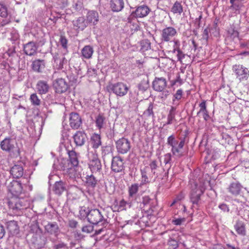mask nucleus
Segmentation results:
<instances>
[{"mask_svg": "<svg viewBox=\"0 0 249 249\" xmlns=\"http://www.w3.org/2000/svg\"><path fill=\"white\" fill-rule=\"evenodd\" d=\"M186 135L187 134L186 133L183 138H179V142L176 139L175 136L173 134L167 138V144L171 147L172 154L177 158H181L184 155L182 149L184 146Z\"/></svg>", "mask_w": 249, "mask_h": 249, "instance_id": "1", "label": "nucleus"}, {"mask_svg": "<svg viewBox=\"0 0 249 249\" xmlns=\"http://www.w3.org/2000/svg\"><path fill=\"white\" fill-rule=\"evenodd\" d=\"M0 146L3 151L10 153L14 157L20 156V149L14 139L6 138L1 142Z\"/></svg>", "mask_w": 249, "mask_h": 249, "instance_id": "2", "label": "nucleus"}, {"mask_svg": "<svg viewBox=\"0 0 249 249\" xmlns=\"http://www.w3.org/2000/svg\"><path fill=\"white\" fill-rule=\"evenodd\" d=\"M86 214L88 221L92 224L96 225L101 223L102 225H104L107 223L102 212L98 209H92L89 211L88 213H86Z\"/></svg>", "mask_w": 249, "mask_h": 249, "instance_id": "3", "label": "nucleus"}, {"mask_svg": "<svg viewBox=\"0 0 249 249\" xmlns=\"http://www.w3.org/2000/svg\"><path fill=\"white\" fill-rule=\"evenodd\" d=\"M204 193V190L202 188L198 187L196 184L195 185V188H192L190 195V200L193 203V207L197 209L201 204L200 196Z\"/></svg>", "mask_w": 249, "mask_h": 249, "instance_id": "4", "label": "nucleus"}, {"mask_svg": "<svg viewBox=\"0 0 249 249\" xmlns=\"http://www.w3.org/2000/svg\"><path fill=\"white\" fill-rule=\"evenodd\" d=\"M44 228L45 232L54 236V237H50V240L53 243H56L57 237L60 233V229L57 223L55 222H50Z\"/></svg>", "mask_w": 249, "mask_h": 249, "instance_id": "5", "label": "nucleus"}, {"mask_svg": "<svg viewBox=\"0 0 249 249\" xmlns=\"http://www.w3.org/2000/svg\"><path fill=\"white\" fill-rule=\"evenodd\" d=\"M89 166L92 173H100L102 169L101 161L96 154L91 152L89 155Z\"/></svg>", "mask_w": 249, "mask_h": 249, "instance_id": "6", "label": "nucleus"}, {"mask_svg": "<svg viewBox=\"0 0 249 249\" xmlns=\"http://www.w3.org/2000/svg\"><path fill=\"white\" fill-rule=\"evenodd\" d=\"M117 151L119 154L127 153L131 148L130 142L127 138L123 137L115 142Z\"/></svg>", "mask_w": 249, "mask_h": 249, "instance_id": "7", "label": "nucleus"}, {"mask_svg": "<svg viewBox=\"0 0 249 249\" xmlns=\"http://www.w3.org/2000/svg\"><path fill=\"white\" fill-rule=\"evenodd\" d=\"M178 34L177 30L171 26L166 27L161 31L160 39L162 42H171Z\"/></svg>", "mask_w": 249, "mask_h": 249, "instance_id": "8", "label": "nucleus"}, {"mask_svg": "<svg viewBox=\"0 0 249 249\" xmlns=\"http://www.w3.org/2000/svg\"><path fill=\"white\" fill-rule=\"evenodd\" d=\"M141 173L142 184H147L151 181H154L158 177L156 174L152 171L148 166H145L143 169H141Z\"/></svg>", "mask_w": 249, "mask_h": 249, "instance_id": "9", "label": "nucleus"}, {"mask_svg": "<svg viewBox=\"0 0 249 249\" xmlns=\"http://www.w3.org/2000/svg\"><path fill=\"white\" fill-rule=\"evenodd\" d=\"M27 202L24 199L17 197L12 198L8 202L9 208L16 212L26 209L27 207Z\"/></svg>", "mask_w": 249, "mask_h": 249, "instance_id": "10", "label": "nucleus"}, {"mask_svg": "<svg viewBox=\"0 0 249 249\" xmlns=\"http://www.w3.org/2000/svg\"><path fill=\"white\" fill-rule=\"evenodd\" d=\"M30 242L35 249H39L45 247L47 242V239L42 233L33 234L30 239Z\"/></svg>", "mask_w": 249, "mask_h": 249, "instance_id": "11", "label": "nucleus"}, {"mask_svg": "<svg viewBox=\"0 0 249 249\" xmlns=\"http://www.w3.org/2000/svg\"><path fill=\"white\" fill-rule=\"evenodd\" d=\"M7 188L9 192L17 197L21 195L23 191L21 183L14 180L7 184Z\"/></svg>", "mask_w": 249, "mask_h": 249, "instance_id": "12", "label": "nucleus"}, {"mask_svg": "<svg viewBox=\"0 0 249 249\" xmlns=\"http://www.w3.org/2000/svg\"><path fill=\"white\" fill-rule=\"evenodd\" d=\"M236 78L240 81L246 80L249 76V71L242 65H235L232 68Z\"/></svg>", "mask_w": 249, "mask_h": 249, "instance_id": "13", "label": "nucleus"}, {"mask_svg": "<svg viewBox=\"0 0 249 249\" xmlns=\"http://www.w3.org/2000/svg\"><path fill=\"white\" fill-rule=\"evenodd\" d=\"M69 124L72 129H78L82 126V119L76 112H71L69 115Z\"/></svg>", "mask_w": 249, "mask_h": 249, "instance_id": "14", "label": "nucleus"}, {"mask_svg": "<svg viewBox=\"0 0 249 249\" xmlns=\"http://www.w3.org/2000/svg\"><path fill=\"white\" fill-rule=\"evenodd\" d=\"M72 138L76 146L84 145L88 140L87 135L83 130L77 131L73 135Z\"/></svg>", "mask_w": 249, "mask_h": 249, "instance_id": "15", "label": "nucleus"}, {"mask_svg": "<svg viewBox=\"0 0 249 249\" xmlns=\"http://www.w3.org/2000/svg\"><path fill=\"white\" fill-rule=\"evenodd\" d=\"M110 89L116 95L123 96L127 93L128 88L123 83L118 82L111 85Z\"/></svg>", "mask_w": 249, "mask_h": 249, "instance_id": "16", "label": "nucleus"}, {"mask_svg": "<svg viewBox=\"0 0 249 249\" xmlns=\"http://www.w3.org/2000/svg\"><path fill=\"white\" fill-rule=\"evenodd\" d=\"M124 160L120 156L113 157L111 161V170L115 173H119L124 170Z\"/></svg>", "mask_w": 249, "mask_h": 249, "instance_id": "17", "label": "nucleus"}, {"mask_svg": "<svg viewBox=\"0 0 249 249\" xmlns=\"http://www.w3.org/2000/svg\"><path fill=\"white\" fill-rule=\"evenodd\" d=\"M142 204L143 206L142 208L147 212H153L154 209L157 205V201L156 198H150L149 196H144L142 197Z\"/></svg>", "mask_w": 249, "mask_h": 249, "instance_id": "18", "label": "nucleus"}, {"mask_svg": "<svg viewBox=\"0 0 249 249\" xmlns=\"http://www.w3.org/2000/svg\"><path fill=\"white\" fill-rule=\"evenodd\" d=\"M167 86V81L163 77H155L152 82V88L154 90L161 91Z\"/></svg>", "mask_w": 249, "mask_h": 249, "instance_id": "19", "label": "nucleus"}, {"mask_svg": "<svg viewBox=\"0 0 249 249\" xmlns=\"http://www.w3.org/2000/svg\"><path fill=\"white\" fill-rule=\"evenodd\" d=\"M53 86L55 89V92L58 93L66 92L69 88L67 83L63 78L56 79L53 83Z\"/></svg>", "mask_w": 249, "mask_h": 249, "instance_id": "20", "label": "nucleus"}, {"mask_svg": "<svg viewBox=\"0 0 249 249\" xmlns=\"http://www.w3.org/2000/svg\"><path fill=\"white\" fill-rule=\"evenodd\" d=\"M66 182L62 180L56 181L53 186V192L57 196H61L63 192L67 191Z\"/></svg>", "mask_w": 249, "mask_h": 249, "instance_id": "21", "label": "nucleus"}, {"mask_svg": "<svg viewBox=\"0 0 249 249\" xmlns=\"http://www.w3.org/2000/svg\"><path fill=\"white\" fill-rule=\"evenodd\" d=\"M36 89L38 94H45L49 92L50 86L47 81L40 80L37 82Z\"/></svg>", "mask_w": 249, "mask_h": 249, "instance_id": "22", "label": "nucleus"}, {"mask_svg": "<svg viewBox=\"0 0 249 249\" xmlns=\"http://www.w3.org/2000/svg\"><path fill=\"white\" fill-rule=\"evenodd\" d=\"M46 61L44 59H37L32 62L33 70L38 73H42L46 67Z\"/></svg>", "mask_w": 249, "mask_h": 249, "instance_id": "23", "label": "nucleus"}, {"mask_svg": "<svg viewBox=\"0 0 249 249\" xmlns=\"http://www.w3.org/2000/svg\"><path fill=\"white\" fill-rule=\"evenodd\" d=\"M150 11V9L147 6L141 5L138 6L131 15L136 18H143L146 17Z\"/></svg>", "mask_w": 249, "mask_h": 249, "instance_id": "24", "label": "nucleus"}, {"mask_svg": "<svg viewBox=\"0 0 249 249\" xmlns=\"http://www.w3.org/2000/svg\"><path fill=\"white\" fill-rule=\"evenodd\" d=\"M53 59L54 60L53 66L58 70L62 69L64 65L67 63V60L63 54L55 53Z\"/></svg>", "mask_w": 249, "mask_h": 249, "instance_id": "25", "label": "nucleus"}, {"mask_svg": "<svg viewBox=\"0 0 249 249\" xmlns=\"http://www.w3.org/2000/svg\"><path fill=\"white\" fill-rule=\"evenodd\" d=\"M242 188V185L238 181H234L230 184L227 190L232 196H237L240 194Z\"/></svg>", "mask_w": 249, "mask_h": 249, "instance_id": "26", "label": "nucleus"}, {"mask_svg": "<svg viewBox=\"0 0 249 249\" xmlns=\"http://www.w3.org/2000/svg\"><path fill=\"white\" fill-rule=\"evenodd\" d=\"M99 21V14L95 11H89L86 16V22L93 25H95Z\"/></svg>", "mask_w": 249, "mask_h": 249, "instance_id": "27", "label": "nucleus"}, {"mask_svg": "<svg viewBox=\"0 0 249 249\" xmlns=\"http://www.w3.org/2000/svg\"><path fill=\"white\" fill-rule=\"evenodd\" d=\"M37 47L33 41H30L24 45L23 51L24 53L28 55L32 56L36 53Z\"/></svg>", "mask_w": 249, "mask_h": 249, "instance_id": "28", "label": "nucleus"}, {"mask_svg": "<svg viewBox=\"0 0 249 249\" xmlns=\"http://www.w3.org/2000/svg\"><path fill=\"white\" fill-rule=\"evenodd\" d=\"M10 173L14 178H18L23 175V168L22 165L16 164L11 168Z\"/></svg>", "mask_w": 249, "mask_h": 249, "instance_id": "29", "label": "nucleus"}, {"mask_svg": "<svg viewBox=\"0 0 249 249\" xmlns=\"http://www.w3.org/2000/svg\"><path fill=\"white\" fill-rule=\"evenodd\" d=\"M69 155V160L73 167H77L79 164L78 156L79 154L75 151L68 150Z\"/></svg>", "mask_w": 249, "mask_h": 249, "instance_id": "30", "label": "nucleus"}, {"mask_svg": "<svg viewBox=\"0 0 249 249\" xmlns=\"http://www.w3.org/2000/svg\"><path fill=\"white\" fill-rule=\"evenodd\" d=\"M110 5L112 11L118 12L124 8V0H111Z\"/></svg>", "mask_w": 249, "mask_h": 249, "instance_id": "31", "label": "nucleus"}, {"mask_svg": "<svg viewBox=\"0 0 249 249\" xmlns=\"http://www.w3.org/2000/svg\"><path fill=\"white\" fill-rule=\"evenodd\" d=\"M7 229L12 235H16L18 233L19 227L17 221H9L6 223Z\"/></svg>", "mask_w": 249, "mask_h": 249, "instance_id": "32", "label": "nucleus"}, {"mask_svg": "<svg viewBox=\"0 0 249 249\" xmlns=\"http://www.w3.org/2000/svg\"><path fill=\"white\" fill-rule=\"evenodd\" d=\"M245 224L242 220H237L234 226L236 232L240 235L245 236L246 234Z\"/></svg>", "mask_w": 249, "mask_h": 249, "instance_id": "33", "label": "nucleus"}, {"mask_svg": "<svg viewBox=\"0 0 249 249\" xmlns=\"http://www.w3.org/2000/svg\"><path fill=\"white\" fill-rule=\"evenodd\" d=\"M206 101L203 100L200 104H199V106L200 107V109L199 111L197 113V115H199L200 113H202L203 118L205 121H207L210 118V116L209 115V112L206 107Z\"/></svg>", "mask_w": 249, "mask_h": 249, "instance_id": "34", "label": "nucleus"}, {"mask_svg": "<svg viewBox=\"0 0 249 249\" xmlns=\"http://www.w3.org/2000/svg\"><path fill=\"white\" fill-rule=\"evenodd\" d=\"M85 183L87 187L92 189L95 187L98 182V179L93 174L87 175Z\"/></svg>", "mask_w": 249, "mask_h": 249, "instance_id": "35", "label": "nucleus"}, {"mask_svg": "<svg viewBox=\"0 0 249 249\" xmlns=\"http://www.w3.org/2000/svg\"><path fill=\"white\" fill-rule=\"evenodd\" d=\"M72 23L74 27L82 31L87 27V22L83 17H79L76 20H73Z\"/></svg>", "mask_w": 249, "mask_h": 249, "instance_id": "36", "label": "nucleus"}, {"mask_svg": "<svg viewBox=\"0 0 249 249\" xmlns=\"http://www.w3.org/2000/svg\"><path fill=\"white\" fill-rule=\"evenodd\" d=\"M149 88V82L148 78L143 79L138 85L139 92L143 93L147 90Z\"/></svg>", "mask_w": 249, "mask_h": 249, "instance_id": "37", "label": "nucleus"}, {"mask_svg": "<svg viewBox=\"0 0 249 249\" xmlns=\"http://www.w3.org/2000/svg\"><path fill=\"white\" fill-rule=\"evenodd\" d=\"M91 143L93 148H98L102 144L100 135L93 134L91 137Z\"/></svg>", "mask_w": 249, "mask_h": 249, "instance_id": "38", "label": "nucleus"}, {"mask_svg": "<svg viewBox=\"0 0 249 249\" xmlns=\"http://www.w3.org/2000/svg\"><path fill=\"white\" fill-rule=\"evenodd\" d=\"M93 53V48L89 45L85 46L82 50L83 56L87 59L91 58Z\"/></svg>", "mask_w": 249, "mask_h": 249, "instance_id": "39", "label": "nucleus"}, {"mask_svg": "<svg viewBox=\"0 0 249 249\" xmlns=\"http://www.w3.org/2000/svg\"><path fill=\"white\" fill-rule=\"evenodd\" d=\"M152 171L157 174L158 176L160 174V167L158 165V162L156 160H151L148 165Z\"/></svg>", "mask_w": 249, "mask_h": 249, "instance_id": "40", "label": "nucleus"}, {"mask_svg": "<svg viewBox=\"0 0 249 249\" xmlns=\"http://www.w3.org/2000/svg\"><path fill=\"white\" fill-rule=\"evenodd\" d=\"M60 168L62 171H69L73 167L71 164L69 160L67 159H62L60 162Z\"/></svg>", "mask_w": 249, "mask_h": 249, "instance_id": "41", "label": "nucleus"}, {"mask_svg": "<svg viewBox=\"0 0 249 249\" xmlns=\"http://www.w3.org/2000/svg\"><path fill=\"white\" fill-rule=\"evenodd\" d=\"M176 108L174 107H172L169 112L167 115V124H171L173 122L176 121L175 116L176 114Z\"/></svg>", "mask_w": 249, "mask_h": 249, "instance_id": "42", "label": "nucleus"}, {"mask_svg": "<svg viewBox=\"0 0 249 249\" xmlns=\"http://www.w3.org/2000/svg\"><path fill=\"white\" fill-rule=\"evenodd\" d=\"M139 190V185L137 183L132 184L128 188L129 197L135 198Z\"/></svg>", "mask_w": 249, "mask_h": 249, "instance_id": "43", "label": "nucleus"}, {"mask_svg": "<svg viewBox=\"0 0 249 249\" xmlns=\"http://www.w3.org/2000/svg\"><path fill=\"white\" fill-rule=\"evenodd\" d=\"M30 230L33 234H41L42 230L39 227L38 223L36 221H34L30 226Z\"/></svg>", "mask_w": 249, "mask_h": 249, "instance_id": "44", "label": "nucleus"}, {"mask_svg": "<svg viewBox=\"0 0 249 249\" xmlns=\"http://www.w3.org/2000/svg\"><path fill=\"white\" fill-rule=\"evenodd\" d=\"M171 12L174 14L180 15L183 12V7L181 3L178 1L175 2L171 8Z\"/></svg>", "mask_w": 249, "mask_h": 249, "instance_id": "45", "label": "nucleus"}, {"mask_svg": "<svg viewBox=\"0 0 249 249\" xmlns=\"http://www.w3.org/2000/svg\"><path fill=\"white\" fill-rule=\"evenodd\" d=\"M178 240L174 237H170L167 243L169 249H176L178 247Z\"/></svg>", "mask_w": 249, "mask_h": 249, "instance_id": "46", "label": "nucleus"}, {"mask_svg": "<svg viewBox=\"0 0 249 249\" xmlns=\"http://www.w3.org/2000/svg\"><path fill=\"white\" fill-rule=\"evenodd\" d=\"M194 15L197 17L194 21V25L196 29H198L200 27L201 19L202 18V12L197 11Z\"/></svg>", "mask_w": 249, "mask_h": 249, "instance_id": "47", "label": "nucleus"}, {"mask_svg": "<svg viewBox=\"0 0 249 249\" xmlns=\"http://www.w3.org/2000/svg\"><path fill=\"white\" fill-rule=\"evenodd\" d=\"M105 117L102 114H99L96 118V125L99 129L103 127L105 124Z\"/></svg>", "mask_w": 249, "mask_h": 249, "instance_id": "48", "label": "nucleus"}, {"mask_svg": "<svg viewBox=\"0 0 249 249\" xmlns=\"http://www.w3.org/2000/svg\"><path fill=\"white\" fill-rule=\"evenodd\" d=\"M130 29L132 34L140 30V23L138 21L133 20L130 22Z\"/></svg>", "mask_w": 249, "mask_h": 249, "instance_id": "49", "label": "nucleus"}, {"mask_svg": "<svg viewBox=\"0 0 249 249\" xmlns=\"http://www.w3.org/2000/svg\"><path fill=\"white\" fill-rule=\"evenodd\" d=\"M141 50L142 52H145L150 49L151 43L147 39L142 40L141 41Z\"/></svg>", "mask_w": 249, "mask_h": 249, "instance_id": "50", "label": "nucleus"}, {"mask_svg": "<svg viewBox=\"0 0 249 249\" xmlns=\"http://www.w3.org/2000/svg\"><path fill=\"white\" fill-rule=\"evenodd\" d=\"M30 100L34 106H38L41 104V101L36 93H33L30 95Z\"/></svg>", "mask_w": 249, "mask_h": 249, "instance_id": "51", "label": "nucleus"}, {"mask_svg": "<svg viewBox=\"0 0 249 249\" xmlns=\"http://www.w3.org/2000/svg\"><path fill=\"white\" fill-rule=\"evenodd\" d=\"M172 156L171 153H167L164 156L163 162L168 168V170L171 167Z\"/></svg>", "mask_w": 249, "mask_h": 249, "instance_id": "52", "label": "nucleus"}, {"mask_svg": "<svg viewBox=\"0 0 249 249\" xmlns=\"http://www.w3.org/2000/svg\"><path fill=\"white\" fill-rule=\"evenodd\" d=\"M153 103H150L149 104L148 108L144 111L143 115L146 117H150L152 116V117L154 116V112H153Z\"/></svg>", "mask_w": 249, "mask_h": 249, "instance_id": "53", "label": "nucleus"}, {"mask_svg": "<svg viewBox=\"0 0 249 249\" xmlns=\"http://www.w3.org/2000/svg\"><path fill=\"white\" fill-rule=\"evenodd\" d=\"M8 16L7 8L3 3H0V16L6 18Z\"/></svg>", "mask_w": 249, "mask_h": 249, "instance_id": "54", "label": "nucleus"}, {"mask_svg": "<svg viewBox=\"0 0 249 249\" xmlns=\"http://www.w3.org/2000/svg\"><path fill=\"white\" fill-rule=\"evenodd\" d=\"M228 34L229 36L234 39L235 37H238V32L234 28L231 27L228 30Z\"/></svg>", "mask_w": 249, "mask_h": 249, "instance_id": "55", "label": "nucleus"}, {"mask_svg": "<svg viewBox=\"0 0 249 249\" xmlns=\"http://www.w3.org/2000/svg\"><path fill=\"white\" fill-rule=\"evenodd\" d=\"M183 90L181 89H178L176 93L174 95V98L173 99V101L174 104H175V102L176 100L179 101L180 100L182 97Z\"/></svg>", "mask_w": 249, "mask_h": 249, "instance_id": "56", "label": "nucleus"}, {"mask_svg": "<svg viewBox=\"0 0 249 249\" xmlns=\"http://www.w3.org/2000/svg\"><path fill=\"white\" fill-rule=\"evenodd\" d=\"M82 231L86 233H90L93 231V226L91 225H87L82 227Z\"/></svg>", "mask_w": 249, "mask_h": 249, "instance_id": "57", "label": "nucleus"}, {"mask_svg": "<svg viewBox=\"0 0 249 249\" xmlns=\"http://www.w3.org/2000/svg\"><path fill=\"white\" fill-rule=\"evenodd\" d=\"M59 42L63 48L66 49L67 48L68 40L65 36H60Z\"/></svg>", "mask_w": 249, "mask_h": 249, "instance_id": "58", "label": "nucleus"}, {"mask_svg": "<svg viewBox=\"0 0 249 249\" xmlns=\"http://www.w3.org/2000/svg\"><path fill=\"white\" fill-rule=\"evenodd\" d=\"M110 148L109 146H106L102 147V154L104 160L105 159L106 155L110 154Z\"/></svg>", "mask_w": 249, "mask_h": 249, "instance_id": "59", "label": "nucleus"}, {"mask_svg": "<svg viewBox=\"0 0 249 249\" xmlns=\"http://www.w3.org/2000/svg\"><path fill=\"white\" fill-rule=\"evenodd\" d=\"M186 221L185 218H176L172 221V223L175 225H180Z\"/></svg>", "mask_w": 249, "mask_h": 249, "instance_id": "60", "label": "nucleus"}, {"mask_svg": "<svg viewBox=\"0 0 249 249\" xmlns=\"http://www.w3.org/2000/svg\"><path fill=\"white\" fill-rule=\"evenodd\" d=\"M173 41L174 42V45H173V52L175 53L177 50L179 49V46H180V42L178 39H173Z\"/></svg>", "mask_w": 249, "mask_h": 249, "instance_id": "61", "label": "nucleus"}, {"mask_svg": "<svg viewBox=\"0 0 249 249\" xmlns=\"http://www.w3.org/2000/svg\"><path fill=\"white\" fill-rule=\"evenodd\" d=\"M67 247L66 244L64 242H60L57 244L54 245L53 246V249H61L63 248H65Z\"/></svg>", "mask_w": 249, "mask_h": 249, "instance_id": "62", "label": "nucleus"}, {"mask_svg": "<svg viewBox=\"0 0 249 249\" xmlns=\"http://www.w3.org/2000/svg\"><path fill=\"white\" fill-rule=\"evenodd\" d=\"M68 225L71 228H76L78 225V222L73 219L69 220Z\"/></svg>", "mask_w": 249, "mask_h": 249, "instance_id": "63", "label": "nucleus"}, {"mask_svg": "<svg viewBox=\"0 0 249 249\" xmlns=\"http://www.w3.org/2000/svg\"><path fill=\"white\" fill-rule=\"evenodd\" d=\"M176 52H177L178 60L181 62L182 59L184 58L185 55L180 49H178Z\"/></svg>", "mask_w": 249, "mask_h": 249, "instance_id": "64", "label": "nucleus"}]
</instances>
